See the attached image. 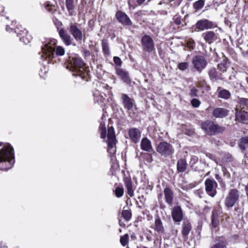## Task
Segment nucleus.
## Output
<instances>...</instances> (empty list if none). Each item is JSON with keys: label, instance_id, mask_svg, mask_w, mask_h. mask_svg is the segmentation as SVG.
<instances>
[{"label": "nucleus", "instance_id": "nucleus-1", "mask_svg": "<svg viewBox=\"0 0 248 248\" xmlns=\"http://www.w3.org/2000/svg\"><path fill=\"white\" fill-rule=\"evenodd\" d=\"M57 43V41L53 38L46 39L43 42L39 63L44 66L45 69L55 58V55L57 56H62L65 54L64 48L61 46H56Z\"/></svg>", "mask_w": 248, "mask_h": 248}, {"label": "nucleus", "instance_id": "nucleus-2", "mask_svg": "<svg viewBox=\"0 0 248 248\" xmlns=\"http://www.w3.org/2000/svg\"><path fill=\"white\" fill-rule=\"evenodd\" d=\"M15 163L14 150L9 143L0 142V170H7Z\"/></svg>", "mask_w": 248, "mask_h": 248}, {"label": "nucleus", "instance_id": "nucleus-3", "mask_svg": "<svg viewBox=\"0 0 248 248\" xmlns=\"http://www.w3.org/2000/svg\"><path fill=\"white\" fill-rule=\"evenodd\" d=\"M68 59H66L68 63L67 68L70 66V70L72 71L73 76L75 77H79L82 80L88 81L89 80V72L87 68L85 67V63L83 60L79 57H73L71 58L68 56Z\"/></svg>", "mask_w": 248, "mask_h": 248}, {"label": "nucleus", "instance_id": "nucleus-4", "mask_svg": "<svg viewBox=\"0 0 248 248\" xmlns=\"http://www.w3.org/2000/svg\"><path fill=\"white\" fill-rule=\"evenodd\" d=\"M202 128L208 135L213 136L217 133H221L225 130V128L211 121H206L202 124Z\"/></svg>", "mask_w": 248, "mask_h": 248}, {"label": "nucleus", "instance_id": "nucleus-5", "mask_svg": "<svg viewBox=\"0 0 248 248\" xmlns=\"http://www.w3.org/2000/svg\"><path fill=\"white\" fill-rule=\"evenodd\" d=\"M156 150L161 156L165 157H171L175 151L172 145L165 141L159 142L156 146Z\"/></svg>", "mask_w": 248, "mask_h": 248}, {"label": "nucleus", "instance_id": "nucleus-6", "mask_svg": "<svg viewBox=\"0 0 248 248\" xmlns=\"http://www.w3.org/2000/svg\"><path fill=\"white\" fill-rule=\"evenodd\" d=\"M67 29L77 42L81 43L82 40L84 41L85 35L78 27L77 23H71L68 27Z\"/></svg>", "mask_w": 248, "mask_h": 248}, {"label": "nucleus", "instance_id": "nucleus-7", "mask_svg": "<svg viewBox=\"0 0 248 248\" xmlns=\"http://www.w3.org/2000/svg\"><path fill=\"white\" fill-rule=\"evenodd\" d=\"M217 26L213 22L207 19H202L197 21L192 29L195 31H202L206 30L211 29Z\"/></svg>", "mask_w": 248, "mask_h": 248}, {"label": "nucleus", "instance_id": "nucleus-8", "mask_svg": "<svg viewBox=\"0 0 248 248\" xmlns=\"http://www.w3.org/2000/svg\"><path fill=\"white\" fill-rule=\"evenodd\" d=\"M192 63L194 68L200 73H202L207 65L204 57L201 55L194 56L192 59Z\"/></svg>", "mask_w": 248, "mask_h": 248}, {"label": "nucleus", "instance_id": "nucleus-9", "mask_svg": "<svg viewBox=\"0 0 248 248\" xmlns=\"http://www.w3.org/2000/svg\"><path fill=\"white\" fill-rule=\"evenodd\" d=\"M239 198V192L236 188L230 189L228 194L225 199V205L227 208L232 207Z\"/></svg>", "mask_w": 248, "mask_h": 248}, {"label": "nucleus", "instance_id": "nucleus-10", "mask_svg": "<svg viewBox=\"0 0 248 248\" xmlns=\"http://www.w3.org/2000/svg\"><path fill=\"white\" fill-rule=\"evenodd\" d=\"M120 99L124 108L127 111L134 110V108L136 107V104L133 98L130 97L127 94L122 93Z\"/></svg>", "mask_w": 248, "mask_h": 248}, {"label": "nucleus", "instance_id": "nucleus-11", "mask_svg": "<svg viewBox=\"0 0 248 248\" xmlns=\"http://www.w3.org/2000/svg\"><path fill=\"white\" fill-rule=\"evenodd\" d=\"M141 44L143 50L151 53L155 50V43L153 38L149 35L145 34L141 38Z\"/></svg>", "mask_w": 248, "mask_h": 248}, {"label": "nucleus", "instance_id": "nucleus-12", "mask_svg": "<svg viewBox=\"0 0 248 248\" xmlns=\"http://www.w3.org/2000/svg\"><path fill=\"white\" fill-rule=\"evenodd\" d=\"M205 190L206 193L211 197H214L217 194L216 188L217 184L213 179L207 178L204 182Z\"/></svg>", "mask_w": 248, "mask_h": 248}, {"label": "nucleus", "instance_id": "nucleus-13", "mask_svg": "<svg viewBox=\"0 0 248 248\" xmlns=\"http://www.w3.org/2000/svg\"><path fill=\"white\" fill-rule=\"evenodd\" d=\"M115 17L118 21L124 26H130L132 22L127 14L121 10H118L115 14Z\"/></svg>", "mask_w": 248, "mask_h": 248}, {"label": "nucleus", "instance_id": "nucleus-14", "mask_svg": "<svg viewBox=\"0 0 248 248\" xmlns=\"http://www.w3.org/2000/svg\"><path fill=\"white\" fill-rule=\"evenodd\" d=\"M57 30L59 36L63 44L67 46L71 45L73 39L68 33L67 31L64 28H57Z\"/></svg>", "mask_w": 248, "mask_h": 248}, {"label": "nucleus", "instance_id": "nucleus-15", "mask_svg": "<svg viewBox=\"0 0 248 248\" xmlns=\"http://www.w3.org/2000/svg\"><path fill=\"white\" fill-rule=\"evenodd\" d=\"M15 33L19 38L20 41L23 42L24 44L27 45L30 42L31 37L27 34V31L25 28L21 27V29H15Z\"/></svg>", "mask_w": 248, "mask_h": 248}, {"label": "nucleus", "instance_id": "nucleus-16", "mask_svg": "<svg viewBox=\"0 0 248 248\" xmlns=\"http://www.w3.org/2000/svg\"><path fill=\"white\" fill-rule=\"evenodd\" d=\"M116 73L123 82L127 85H130L131 83V79L129 77V72L125 70L115 67Z\"/></svg>", "mask_w": 248, "mask_h": 248}, {"label": "nucleus", "instance_id": "nucleus-17", "mask_svg": "<svg viewBox=\"0 0 248 248\" xmlns=\"http://www.w3.org/2000/svg\"><path fill=\"white\" fill-rule=\"evenodd\" d=\"M171 216L174 222L178 224L183 220V213L180 206H175L171 211Z\"/></svg>", "mask_w": 248, "mask_h": 248}, {"label": "nucleus", "instance_id": "nucleus-18", "mask_svg": "<svg viewBox=\"0 0 248 248\" xmlns=\"http://www.w3.org/2000/svg\"><path fill=\"white\" fill-rule=\"evenodd\" d=\"M108 152L110 155H113L116 152V139L115 135L108 134Z\"/></svg>", "mask_w": 248, "mask_h": 248}, {"label": "nucleus", "instance_id": "nucleus-19", "mask_svg": "<svg viewBox=\"0 0 248 248\" xmlns=\"http://www.w3.org/2000/svg\"><path fill=\"white\" fill-rule=\"evenodd\" d=\"M128 135L131 141L135 143H138L141 137V131L137 128L132 127L128 130Z\"/></svg>", "mask_w": 248, "mask_h": 248}, {"label": "nucleus", "instance_id": "nucleus-20", "mask_svg": "<svg viewBox=\"0 0 248 248\" xmlns=\"http://www.w3.org/2000/svg\"><path fill=\"white\" fill-rule=\"evenodd\" d=\"M235 120L244 124H248V113L246 110H236Z\"/></svg>", "mask_w": 248, "mask_h": 248}, {"label": "nucleus", "instance_id": "nucleus-21", "mask_svg": "<svg viewBox=\"0 0 248 248\" xmlns=\"http://www.w3.org/2000/svg\"><path fill=\"white\" fill-rule=\"evenodd\" d=\"M229 111L223 108H217L212 112V115L216 118H223L228 116Z\"/></svg>", "mask_w": 248, "mask_h": 248}, {"label": "nucleus", "instance_id": "nucleus-22", "mask_svg": "<svg viewBox=\"0 0 248 248\" xmlns=\"http://www.w3.org/2000/svg\"><path fill=\"white\" fill-rule=\"evenodd\" d=\"M140 148L142 150L147 152H154L151 141L146 137L142 139L140 142Z\"/></svg>", "mask_w": 248, "mask_h": 248}, {"label": "nucleus", "instance_id": "nucleus-23", "mask_svg": "<svg viewBox=\"0 0 248 248\" xmlns=\"http://www.w3.org/2000/svg\"><path fill=\"white\" fill-rule=\"evenodd\" d=\"M236 108V110L246 111L248 109V99L238 97Z\"/></svg>", "mask_w": 248, "mask_h": 248}, {"label": "nucleus", "instance_id": "nucleus-24", "mask_svg": "<svg viewBox=\"0 0 248 248\" xmlns=\"http://www.w3.org/2000/svg\"><path fill=\"white\" fill-rule=\"evenodd\" d=\"M124 185L127 189V193L130 197L134 196L133 184L130 177H126L124 179Z\"/></svg>", "mask_w": 248, "mask_h": 248}, {"label": "nucleus", "instance_id": "nucleus-25", "mask_svg": "<svg viewBox=\"0 0 248 248\" xmlns=\"http://www.w3.org/2000/svg\"><path fill=\"white\" fill-rule=\"evenodd\" d=\"M217 93L218 97L225 100L229 99L231 96V93L229 90L223 89L220 87L217 88Z\"/></svg>", "mask_w": 248, "mask_h": 248}, {"label": "nucleus", "instance_id": "nucleus-26", "mask_svg": "<svg viewBox=\"0 0 248 248\" xmlns=\"http://www.w3.org/2000/svg\"><path fill=\"white\" fill-rule=\"evenodd\" d=\"M187 166V164L186 159L180 158L177 162V171L178 173H182L186 171Z\"/></svg>", "mask_w": 248, "mask_h": 248}, {"label": "nucleus", "instance_id": "nucleus-27", "mask_svg": "<svg viewBox=\"0 0 248 248\" xmlns=\"http://www.w3.org/2000/svg\"><path fill=\"white\" fill-rule=\"evenodd\" d=\"M238 146L242 153L248 149V136L242 137L238 141Z\"/></svg>", "mask_w": 248, "mask_h": 248}, {"label": "nucleus", "instance_id": "nucleus-28", "mask_svg": "<svg viewBox=\"0 0 248 248\" xmlns=\"http://www.w3.org/2000/svg\"><path fill=\"white\" fill-rule=\"evenodd\" d=\"M192 229V226L189 220H184L182 224V234L183 236L187 237Z\"/></svg>", "mask_w": 248, "mask_h": 248}, {"label": "nucleus", "instance_id": "nucleus-29", "mask_svg": "<svg viewBox=\"0 0 248 248\" xmlns=\"http://www.w3.org/2000/svg\"><path fill=\"white\" fill-rule=\"evenodd\" d=\"M202 36L206 42L209 44L213 43L216 40V33L213 31H208L202 34Z\"/></svg>", "mask_w": 248, "mask_h": 248}, {"label": "nucleus", "instance_id": "nucleus-30", "mask_svg": "<svg viewBox=\"0 0 248 248\" xmlns=\"http://www.w3.org/2000/svg\"><path fill=\"white\" fill-rule=\"evenodd\" d=\"M165 198L166 202L171 205L172 203L173 198V193L169 187H166L164 190Z\"/></svg>", "mask_w": 248, "mask_h": 248}, {"label": "nucleus", "instance_id": "nucleus-31", "mask_svg": "<svg viewBox=\"0 0 248 248\" xmlns=\"http://www.w3.org/2000/svg\"><path fill=\"white\" fill-rule=\"evenodd\" d=\"M155 231L158 233H163L164 232V228L162 221L158 216L155 218Z\"/></svg>", "mask_w": 248, "mask_h": 248}, {"label": "nucleus", "instance_id": "nucleus-32", "mask_svg": "<svg viewBox=\"0 0 248 248\" xmlns=\"http://www.w3.org/2000/svg\"><path fill=\"white\" fill-rule=\"evenodd\" d=\"M65 6L68 12L69 15L70 16L74 15L73 14V11L75 7L74 0H65Z\"/></svg>", "mask_w": 248, "mask_h": 248}, {"label": "nucleus", "instance_id": "nucleus-33", "mask_svg": "<svg viewBox=\"0 0 248 248\" xmlns=\"http://www.w3.org/2000/svg\"><path fill=\"white\" fill-rule=\"evenodd\" d=\"M208 75L210 79L212 81H217L219 79L218 72L214 67H212L209 70Z\"/></svg>", "mask_w": 248, "mask_h": 248}, {"label": "nucleus", "instance_id": "nucleus-34", "mask_svg": "<svg viewBox=\"0 0 248 248\" xmlns=\"http://www.w3.org/2000/svg\"><path fill=\"white\" fill-rule=\"evenodd\" d=\"M220 237L218 243L213 245L211 248H226L228 245L227 241Z\"/></svg>", "mask_w": 248, "mask_h": 248}, {"label": "nucleus", "instance_id": "nucleus-35", "mask_svg": "<svg viewBox=\"0 0 248 248\" xmlns=\"http://www.w3.org/2000/svg\"><path fill=\"white\" fill-rule=\"evenodd\" d=\"M198 162L199 158L197 156L193 155L191 157L189 162V165L193 170L196 171V169H198L197 164L198 163Z\"/></svg>", "mask_w": 248, "mask_h": 248}, {"label": "nucleus", "instance_id": "nucleus-36", "mask_svg": "<svg viewBox=\"0 0 248 248\" xmlns=\"http://www.w3.org/2000/svg\"><path fill=\"white\" fill-rule=\"evenodd\" d=\"M122 216L126 221H129L132 217V213L130 210H123L122 212Z\"/></svg>", "mask_w": 248, "mask_h": 248}, {"label": "nucleus", "instance_id": "nucleus-37", "mask_svg": "<svg viewBox=\"0 0 248 248\" xmlns=\"http://www.w3.org/2000/svg\"><path fill=\"white\" fill-rule=\"evenodd\" d=\"M102 47L104 54H109V47L107 40H103L102 42Z\"/></svg>", "mask_w": 248, "mask_h": 248}, {"label": "nucleus", "instance_id": "nucleus-38", "mask_svg": "<svg viewBox=\"0 0 248 248\" xmlns=\"http://www.w3.org/2000/svg\"><path fill=\"white\" fill-rule=\"evenodd\" d=\"M227 58H225L224 60L220 63H218L217 65L218 69L221 72H224L226 71L227 67Z\"/></svg>", "mask_w": 248, "mask_h": 248}, {"label": "nucleus", "instance_id": "nucleus-39", "mask_svg": "<svg viewBox=\"0 0 248 248\" xmlns=\"http://www.w3.org/2000/svg\"><path fill=\"white\" fill-rule=\"evenodd\" d=\"M219 220L217 215H215L213 211L212 213L211 224L213 227L216 228L219 225Z\"/></svg>", "mask_w": 248, "mask_h": 248}, {"label": "nucleus", "instance_id": "nucleus-40", "mask_svg": "<svg viewBox=\"0 0 248 248\" xmlns=\"http://www.w3.org/2000/svg\"><path fill=\"white\" fill-rule=\"evenodd\" d=\"M204 0H198L193 4V8L198 11L201 9L204 5Z\"/></svg>", "mask_w": 248, "mask_h": 248}, {"label": "nucleus", "instance_id": "nucleus-41", "mask_svg": "<svg viewBox=\"0 0 248 248\" xmlns=\"http://www.w3.org/2000/svg\"><path fill=\"white\" fill-rule=\"evenodd\" d=\"M199 164H200V166H197L198 169H196V171H203L204 169L208 167L209 166L208 164L203 159H201L199 161Z\"/></svg>", "mask_w": 248, "mask_h": 248}, {"label": "nucleus", "instance_id": "nucleus-42", "mask_svg": "<svg viewBox=\"0 0 248 248\" xmlns=\"http://www.w3.org/2000/svg\"><path fill=\"white\" fill-rule=\"evenodd\" d=\"M115 196L117 198H120L123 196L124 193V188L121 187H117L114 191Z\"/></svg>", "mask_w": 248, "mask_h": 248}, {"label": "nucleus", "instance_id": "nucleus-43", "mask_svg": "<svg viewBox=\"0 0 248 248\" xmlns=\"http://www.w3.org/2000/svg\"><path fill=\"white\" fill-rule=\"evenodd\" d=\"M129 236L128 234H125L120 237V243L123 246H125L128 241Z\"/></svg>", "mask_w": 248, "mask_h": 248}, {"label": "nucleus", "instance_id": "nucleus-44", "mask_svg": "<svg viewBox=\"0 0 248 248\" xmlns=\"http://www.w3.org/2000/svg\"><path fill=\"white\" fill-rule=\"evenodd\" d=\"M188 67V63L187 62H183L178 64V68L181 71H185Z\"/></svg>", "mask_w": 248, "mask_h": 248}, {"label": "nucleus", "instance_id": "nucleus-45", "mask_svg": "<svg viewBox=\"0 0 248 248\" xmlns=\"http://www.w3.org/2000/svg\"><path fill=\"white\" fill-rule=\"evenodd\" d=\"M199 91L195 87H192L190 90L189 95L191 97H198Z\"/></svg>", "mask_w": 248, "mask_h": 248}, {"label": "nucleus", "instance_id": "nucleus-46", "mask_svg": "<svg viewBox=\"0 0 248 248\" xmlns=\"http://www.w3.org/2000/svg\"><path fill=\"white\" fill-rule=\"evenodd\" d=\"M191 104L194 108H198L200 106L201 102L197 98H193L191 100Z\"/></svg>", "mask_w": 248, "mask_h": 248}, {"label": "nucleus", "instance_id": "nucleus-47", "mask_svg": "<svg viewBox=\"0 0 248 248\" xmlns=\"http://www.w3.org/2000/svg\"><path fill=\"white\" fill-rule=\"evenodd\" d=\"M113 61L117 66H121L122 65V61L120 57L118 56H114L113 57Z\"/></svg>", "mask_w": 248, "mask_h": 248}, {"label": "nucleus", "instance_id": "nucleus-48", "mask_svg": "<svg viewBox=\"0 0 248 248\" xmlns=\"http://www.w3.org/2000/svg\"><path fill=\"white\" fill-rule=\"evenodd\" d=\"M173 21L175 24L177 25H179L181 24V16L179 15H175L173 17Z\"/></svg>", "mask_w": 248, "mask_h": 248}, {"label": "nucleus", "instance_id": "nucleus-49", "mask_svg": "<svg viewBox=\"0 0 248 248\" xmlns=\"http://www.w3.org/2000/svg\"><path fill=\"white\" fill-rule=\"evenodd\" d=\"M187 46L189 48L193 49L195 46V42L194 41L190 39L187 42Z\"/></svg>", "mask_w": 248, "mask_h": 248}, {"label": "nucleus", "instance_id": "nucleus-50", "mask_svg": "<svg viewBox=\"0 0 248 248\" xmlns=\"http://www.w3.org/2000/svg\"><path fill=\"white\" fill-rule=\"evenodd\" d=\"M222 170L223 172V175L224 176H226L227 178H230V174L226 168L223 167L222 169Z\"/></svg>", "mask_w": 248, "mask_h": 248}, {"label": "nucleus", "instance_id": "nucleus-51", "mask_svg": "<svg viewBox=\"0 0 248 248\" xmlns=\"http://www.w3.org/2000/svg\"><path fill=\"white\" fill-rule=\"evenodd\" d=\"M100 138L102 139H104L106 137L107 130L103 129V130H100Z\"/></svg>", "mask_w": 248, "mask_h": 248}, {"label": "nucleus", "instance_id": "nucleus-52", "mask_svg": "<svg viewBox=\"0 0 248 248\" xmlns=\"http://www.w3.org/2000/svg\"><path fill=\"white\" fill-rule=\"evenodd\" d=\"M18 28H16V29H17ZM15 29H13V28H11L9 25H7L6 26V31L7 32H11L12 31H14L15 32Z\"/></svg>", "mask_w": 248, "mask_h": 248}, {"label": "nucleus", "instance_id": "nucleus-53", "mask_svg": "<svg viewBox=\"0 0 248 248\" xmlns=\"http://www.w3.org/2000/svg\"><path fill=\"white\" fill-rule=\"evenodd\" d=\"M185 134L186 135H188L189 136H191L194 134V131L193 130L191 129L186 130L185 131Z\"/></svg>", "mask_w": 248, "mask_h": 248}, {"label": "nucleus", "instance_id": "nucleus-54", "mask_svg": "<svg viewBox=\"0 0 248 248\" xmlns=\"http://www.w3.org/2000/svg\"><path fill=\"white\" fill-rule=\"evenodd\" d=\"M45 7L48 12L51 11V8L50 7V4L48 2H46L45 4Z\"/></svg>", "mask_w": 248, "mask_h": 248}, {"label": "nucleus", "instance_id": "nucleus-55", "mask_svg": "<svg viewBox=\"0 0 248 248\" xmlns=\"http://www.w3.org/2000/svg\"><path fill=\"white\" fill-rule=\"evenodd\" d=\"M108 134L109 135H115L114 128L112 126L109 127L108 128Z\"/></svg>", "mask_w": 248, "mask_h": 248}, {"label": "nucleus", "instance_id": "nucleus-56", "mask_svg": "<svg viewBox=\"0 0 248 248\" xmlns=\"http://www.w3.org/2000/svg\"><path fill=\"white\" fill-rule=\"evenodd\" d=\"M0 248H8V247L6 243L1 241L0 243Z\"/></svg>", "mask_w": 248, "mask_h": 248}, {"label": "nucleus", "instance_id": "nucleus-57", "mask_svg": "<svg viewBox=\"0 0 248 248\" xmlns=\"http://www.w3.org/2000/svg\"><path fill=\"white\" fill-rule=\"evenodd\" d=\"M99 128L100 130H103V129L106 130V127L105 124L101 123Z\"/></svg>", "mask_w": 248, "mask_h": 248}, {"label": "nucleus", "instance_id": "nucleus-58", "mask_svg": "<svg viewBox=\"0 0 248 248\" xmlns=\"http://www.w3.org/2000/svg\"><path fill=\"white\" fill-rule=\"evenodd\" d=\"M215 178L218 181L219 183L222 182V179L221 177L219 176V174H216L215 175Z\"/></svg>", "mask_w": 248, "mask_h": 248}, {"label": "nucleus", "instance_id": "nucleus-59", "mask_svg": "<svg viewBox=\"0 0 248 248\" xmlns=\"http://www.w3.org/2000/svg\"><path fill=\"white\" fill-rule=\"evenodd\" d=\"M245 189L246 191V196L247 197V198L248 199V182L247 185L245 186Z\"/></svg>", "mask_w": 248, "mask_h": 248}, {"label": "nucleus", "instance_id": "nucleus-60", "mask_svg": "<svg viewBox=\"0 0 248 248\" xmlns=\"http://www.w3.org/2000/svg\"><path fill=\"white\" fill-rule=\"evenodd\" d=\"M145 1V0H137V2L138 5H141Z\"/></svg>", "mask_w": 248, "mask_h": 248}, {"label": "nucleus", "instance_id": "nucleus-61", "mask_svg": "<svg viewBox=\"0 0 248 248\" xmlns=\"http://www.w3.org/2000/svg\"><path fill=\"white\" fill-rule=\"evenodd\" d=\"M119 224L120 226L122 227H125V224L124 223H123L121 220H119Z\"/></svg>", "mask_w": 248, "mask_h": 248}, {"label": "nucleus", "instance_id": "nucleus-62", "mask_svg": "<svg viewBox=\"0 0 248 248\" xmlns=\"http://www.w3.org/2000/svg\"><path fill=\"white\" fill-rule=\"evenodd\" d=\"M4 7L1 5H0V14L3 13L4 12Z\"/></svg>", "mask_w": 248, "mask_h": 248}, {"label": "nucleus", "instance_id": "nucleus-63", "mask_svg": "<svg viewBox=\"0 0 248 248\" xmlns=\"http://www.w3.org/2000/svg\"><path fill=\"white\" fill-rule=\"evenodd\" d=\"M84 54H85V56H89L90 55L89 51L85 50L84 51Z\"/></svg>", "mask_w": 248, "mask_h": 248}, {"label": "nucleus", "instance_id": "nucleus-64", "mask_svg": "<svg viewBox=\"0 0 248 248\" xmlns=\"http://www.w3.org/2000/svg\"><path fill=\"white\" fill-rule=\"evenodd\" d=\"M227 158L230 159V161H231L232 160V156L230 154H229L227 155Z\"/></svg>", "mask_w": 248, "mask_h": 248}]
</instances>
